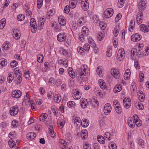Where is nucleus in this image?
<instances>
[{
  "label": "nucleus",
  "mask_w": 149,
  "mask_h": 149,
  "mask_svg": "<svg viewBox=\"0 0 149 149\" xmlns=\"http://www.w3.org/2000/svg\"><path fill=\"white\" fill-rule=\"evenodd\" d=\"M83 67L84 68L83 69V71L82 69L80 68L77 69L75 71L76 74L75 76L78 77L81 76H86V75L87 72L86 70L87 68V66L86 65H83Z\"/></svg>",
  "instance_id": "f257e3e1"
},
{
  "label": "nucleus",
  "mask_w": 149,
  "mask_h": 149,
  "mask_svg": "<svg viewBox=\"0 0 149 149\" xmlns=\"http://www.w3.org/2000/svg\"><path fill=\"white\" fill-rule=\"evenodd\" d=\"M113 10L112 8H108L104 11L103 16L104 18H109L113 15Z\"/></svg>",
  "instance_id": "f03ea898"
},
{
  "label": "nucleus",
  "mask_w": 149,
  "mask_h": 149,
  "mask_svg": "<svg viewBox=\"0 0 149 149\" xmlns=\"http://www.w3.org/2000/svg\"><path fill=\"white\" fill-rule=\"evenodd\" d=\"M111 109V106L109 103H107L105 105L104 111L105 115H108L110 112Z\"/></svg>",
  "instance_id": "7ed1b4c3"
},
{
  "label": "nucleus",
  "mask_w": 149,
  "mask_h": 149,
  "mask_svg": "<svg viewBox=\"0 0 149 149\" xmlns=\"http://www.w3.org/2000/svg\"><path fill=\"white\" fill-rule=\"evenodd\" d=\"M81 6L82 8L84 10V11L87 10L89 7L88 0H81Z\"/></svg>",
  "instance_id": "20e7f679"
},
{
  "label": "nucleus",
  "mask_w": 149,
  "mask_h": 149,
  "mask_svg": "<svg viewBox=\"0 0 149 149\" xmlns=\"http://www.w3.org/2000/svg\"><path fill=\"white\" fill-rule=\"evenodd\" d=\"M125 53V51L123 48H121L118 50L117 53V57L119 61H122L123 55Z\"/></svg>",
  "instance_id": "39448f33"
},
{
  "label": "nucleus",
  "mask_w": 149,
  "mask_h": 149,
  "mask_svg": "<svg viewBox=\"0 0 149 149\" xmlns=\"http://www.w3.org/2000/svg\"><path fill=\"white\" fill-rule=\"evenodd\" d=\"M20 32L18 29H15L13 31L12 34L15 38L16 40H18L20 38Z\"/></svg>",
  "instance_id": "423d86ee"
},
{
  "label": "nucleus",
  "mask_w": 149,
  "mask_h": 149,
  "mask_svg": "<svg viewBox=\"0 0 149 149\" xmlns=\"http://www.w3.org/2000/svg\"><path fill=\"white\" fill-rule=\"evenodd\" d=\"M12 95L13 97L15 98H19L21 95V92L19 90H15L12 93Z\"/></svg>",
  "instance_id": "0eeeda50"
},
{
  "label": "nucleus",
  "mask_w": 149,
  "mask_h": 149,
  "mask_svg": "<svg viewBox=\"0 0 149 149\" xmlns=\"http://www.w3.org/2000/svg\"><path fill=\"white\" fill-rule=\"evenodd\" d=\"M141 36L138 33H135L133 34L131 36V40L132 41H138L141 39Z\"/></svg>",
  "instance_id": "6e6552de"
},
{
  "label": "nucleus",
  "mask_w": 149,
  "mask_h": 149,
  "mask_svg": "<svg viewBox=\"0 0 149 149\" xmlns=\"http://www.w3.org/2000/svg\"><path fill=\"white\" fill-rule=\"evenodd\" d=\"M141 4V2H139V12L137 14V16H142L143 15L142 11L146 8L145 7L142 5Z\"/></svg>",
  "instance_id": "1a4fd4ad"
},
{
  "label": "nucleus",
  "mask_w": 149,
  "mask_h": 149,
  "mask_svg": "<svg viewBox=\"0 0 149 149\" xmlns=\"http://www.w3.org/2000/svg\"><path fill=\"white\" fill-rule=\"evenodd\" d=\"M15 75L17 77L16 79H15V83L17 84H19L21 83L22 80V77L21 74H18L17 72L15 73Z\"/></svg>",
  "instance_id": "9d476101"
},
{
  "label": "nucleus",
  "mask_w": 149,
  "mask_h": 149,
  "mask_svg": "<svg viewBox=\"0 0 149 149\" xmlns=\"http://www.w3.org/2000/svg\"><path fill=\"white\" fill-rule=\"evenodd\" d=\"M77 78L79 84L82 85L84 84L86 81L87 80V77L85 76H81Z\"/></svg>",
  "instance_id": "9b49d317"
},
{
  "label": "nucleus",
  "mask_w": 149,
  "mask_h": 149,
  "mask_svg": "<svg viewBox=\"0 0 149 149\" xmlns=\"http://www.w3.org/2000/svg\"><path fill=\"white\" fill-rule=\"evenodd\" d=\"M19 109L17 107L13 106L10 110V113L11 115H15L18 113Z\"/></svg>",
  "instance_id": "f8f14e48"
},
{
  "label": "nucleus",
  "mask_w": 149,
  "mask_h": 149,
  "mask_svg": "<svg viewBox=\"0 0 149 149\" xmlns=\"http://www.w3.org/2000/svg\"><path fill=\"white\" fill-rule=\"evenodd\" d=\"M112 70V69L111 70V74L113 75V77L117 79H118L119 77V72L118 70L114 68L113 70Z\"/></svg>",
  "instance_id": "ddd939ff"
},
{
  "label": "nucleus",
  "mask_w": 149,
  "mask_h": 149,
  "mask_svg": "<svg viewBox=\"0 0 149 149\" xmlns=\"http://www.w3.org/2000/svg\"><path fill=\"white\" fill-rule=\"evenodd\" d=\"M81 106L83 109L86 108L88 105L87 100L85 98H81L80 100Z\"/></svg>",
  "instance_id": "4468645a"
},
{
  "label": "nucleus",
  "mask_w": 149,
  "mask_h": 149,
  "mask_svg": "<svg viewBox=\"0 0 149 149\" xmlns=\"http://www.w3.org/2000/svg\"><path fill=\"white\" fill-rule=\"evenodd\" d=\"M58 20L60 25L62 26H64L66 24L65 20L64 17L60 16L58 17Z\"/></svg>",
  "instance_id": "2eb2a0df"
},
{
  "label": "nucleus",
  "mask_w": 149,
  "mask_h": 149,
  "mask_svg": "<svg viewBox=\"0 0 149 149\" xmlns=\"http://www.w3.org/2000/svg\"><path fill=\"white\" fill-rule=\"evenodd\" d=\"M57 39L60 42H62L65 40V33H60L57 36Z\"/></svg>",
  "instance_id": "dca6fc26"
},
{
  "label": "nucleus",
  "mask_w": 149,
  "mask_h": 149,
  "mask_svg": "<svg viewBox=\"0 0 149 149\" xmlns=\"http://www.w3.org/2000/svg\"><path fill=\"white\" fill-rule=\"evenodd\" d=\"M49 135L51 137L53 138L55 137L56 133L53 131V127L52 125L49 126Z\"/></svg>",
  "instance_id": "f3484780"
},
{
  "label": "nucleus",
  "mask_w": 149,
  "mask_h": 149,
  "mask_svg": "<svg viewBox=\"0 0 149 149\" xmlns=\"http://www.w3.org/2000/svg\"><path fill=\"white\" fill-rule=\"evenodd\" d=\"M68 72L69 76L72 79L75 78V74L72 68L71 67H69L68 69Z\"/></svg>",
  "instance_id": "a211bd4d"
},
{
  "label": "nucleus",
  "mask_w": 149,
  "mask_h": 149,
  "mask_svg": "<svg viewBox=\"0 0 149 149\" xmlns=\"http://www.w3.org/2000/svg\"><path fill=\"white\" fill-rule=\"evenodd\" d=\"M130 74L131 72L130 69L126 70L124 75L125 79L126 80H128L130 78Z\"/></svg>",
  "instance_id": "6ab92c4d"
},
{
  "label": "nucleus",
  "mask_w": 149,
  "mask_h": 149,
  "mask_svg": "<svg viewBox=\"0 0 149 149\" xmlns=\"http://www.w3.org/2000/svg\"><path fill=\"white\" fill-rule=\"evenodd\" d=\"M140 30L144 32H147L149 31V28L145 25L142 24L140 26Z\"/></svg>",
  "instance_id": "aec40b11"
},
{
  "label": "nucleus",
  "mask_w": 149,
  "mask_h": 149,
  "mask_svg": "<svg viewBox=\"0 0 149 149\" xmlns=\"http://www.w3.org/2000/svg\"><path fill=\"white\" fill-rule=\"evenodd\" d=\"M81 138L83 140H85L88 136L87 131L85 130H82L81 132Z\"/></svg>",
  "instance_id": "412c9836"
},
{
  "label": "nucleus",
  "mask_w": 149,
  "mask_h": 149,
  "mask_svg": "<svg viewBox=\"0 0 149 149\" xmlns=\"http://www.w3.org/2000/svg\"><path fill=\"white\" fill-rule=\"evenodd\" d=\"M7 63V61L5 59H0V68H1L3 67L6 65Z\"/></svg>",
  "instance_id": "4be33fe9"
},
{
  "label": "nucleus",
  "mask_w": 149,
  "mask_h": 149,
  "mask_svg": "<svg viewBox=\"0 0 149 149\" xmlns=\"http://www.w3.org/2000/svg\"><path fill=\"white\" fill-rule=\"evenodd\" d=\"M127 123L129 126L132 128H133L135 126V123L134 121L132 120L131 118L128 119Z\"/></svg>",
  "instance_id": "5701e85b"
},
{
  "label": "nucleus",
  "mask_w": 149,
  "mask_h": 149,
  "mask_svg": "<svg viewBox=\"0 0 149 149\" xmlns=\"http://www.w3.org/2000/svg\"><path fill=\"white\" fill-rule=\"evenodd\" d=\"M98 83L100 87L102 89H104L105 88V83L103 80L100 79Z\"/></svg>",
  "instance_id": "b1692460"
},
{
  "label": "nucleus",
  "mask_w": 149,
  "mask_h": 149,
  "mask_svg": "<svg viewBox=\"0 0 149 149\" xmlns=\"http://www.w3.org/2000/svg\"><path fill=\"white\" fill-rule=\"evenodd\" d=\"M31 26V32L34 33H35L37 29V28L36 26H37L36 22H34L30 23Z\"/></svg>",
  "instance_id": "393cba45"
},
{
  "label": "nucleus",
  "mask_w": 149,
  "mask_h": 149,
  "mask_svg": "<svg viewBox=\"0 0 149 149\" xmlns=\"http://www.w3.org/2000/svg\"><path fill=\"white\" fill-rule=\"evenodd\" d=\"M98 141L101 144H103L105 142L104 138L101 135H98L97 137Z\"/></svg>",
  "instance_id": "a878e982"
},
{
  "label": "nucleus",
  "mask_w": 149,
  "mask_h": 149,
  "mask_svg": "<svg viewBox=\"0 0 149 149\" xmlns=\"http://www.w3.org/2000/svg\"><path fill=\"white\" fill-rule=\"evenodd\" d=\"M122 86L121 85H116L113 89V91L116 93L117 92H120L122 90Z\"/></svg>",
  "instance_id": "bb28decb"
},
{
  "label": "nucleus",
  "mask_w": 149,
  "mask_h": 149,
  "mask_svg": "<svg viewBox=\"0 0 149 149\" xmlns=\"http://www.w3.org/2000/svg\"><path fill=\"white\" fill-rule=\"evenodd\" d=\"M81 33H84L86 36H87L88 35V29L87 28V27L84 26H83L81 30Z\"/></svg>",
  "instance_id": "cd10ccee"
},
{
  "label": "nucleus",
  "mask_w": 149,
  "mask_h": 149,
  "mask_svg": "<svg viewBox=\"0 0 149 149\" xmlns=\"http://www.w3.org/2000/svg\"><path fill=\"white\" fill-rule=\"evenodd\" d=\"M14 77V75L13 74V73H10L8 74V77L7 79L8 82L9 83H11Z\"/></svg>",
  "instance_id": "c85d7f7f"
},
{
  "label": "nucleus",
  "mask_w": 149,
  "mask_h": 149,
  "mask_svg": "<svg viewBox=\"0 0 149 149\" xmlns=\"http://www.w3.org/2000/svg\"><path fill=\"white\" fill-rule=\"evenodd\" d=\"M6 20V19L3 18L0 21V29H3L5 26Z\"/></svg>",
  "instance_id": "c756f323"
},
{
  "label": "nucleus",
  "mask_w": 149,
  "mask_h": 149,
  "mask_svg": "<svg viewBox=\"0 0 149 149\" xmlns=\"http://www.w3.org/2000/svg\"><path fill=\"white\" fill-rule=\"evenodd\" d=\"M120 30L119 25H116L113 31V34L116 37L118 35Z\"/></svg>",
  "instance_id": "7c9ffc66"
},
{
  "label": "nucleus",
  "mask_w": 149,
  "mask_h": 149,
  "mask_svg": "<svg viewBox=\"0 0 149 149\" xmlns=\"http://www.w3.org/2000/svg\"><path fill=\"white\" fill-rule=\"evenodd\" d=\"M76 0H70L69 4L70 6L72 7V8H74L77 4Z\"/></svg>",
  "instance_id": "2f4dec72"
},
{
  "label": "nucleus",
  "mask_w": 149,
  "mask_h": 149,
  "mask_svg": "<svg viewBox=\"0 0 149 149\" xmlns=\"http://www.w3.org/2000/svg\"><path fill=\"white\" fill-rule=\"evenodd\" d=\"M61 97L60 95H56L54 96V100L55 102H59L61 100Z\"/></svg>",
  "instance_id": "473e14b6"
},
{
  "label": "nucleus",
  "mask_w": 149,
  "mask_h": 149,
  "mask_svg": "<svg viewBox=\"0 0 149 149\" xmlns=\"http://www.w3.org/2000/svg\"><path fill=\"white\" fill-rule=\"evenodd\" d=\"M48 115L47 113H45L41 115L39 117L40 121H44L47 117Z\"/></svg>",
  "instance_id": "72a5a7b5"
},
{
  "label": "nucleus",
  "mask_w": 149,
  "mask_h": 149,
  "mask_svg": "<svg viewBox=\"0 0 149 149\" xmlns=\"http://www.w3.org/2000/svg\"><path fill=\"white\" fill-rule=\"evenodd\" d=\"M27 138L30 139H33L36 136V134L33 132H30L26 135Z\"/></svg>",
  "instance_id": "f704fd0d"
},
{
  "label": "nucleus",
  "mask_w": 149,
  "mask_h": 149,
  "mask_svg": "<svg viewBox=\"0 0 149 149\" xmlns=\"http://www.w3.org/2000/svg\"><path fill=\"white\" fill-rule=\"evenodd\" d=\"M77 50L79 53L81 55H84V51L83 48L81 47H79L77 48Z\"/></svg>",
  "instance_id": "c9c22d12"
},
{
  "label": "nucleus",
  "mask_w": 149,
  "mask_h": 149,
  "mask_svg": "<svg viewBox=\"0 0 149 149\" xmlns=\"http://www.w3.org/2000/svg\"><path fill=\"white\" fill-rule=\"evenodd\" d=\"M84 125H82V127H86L88 126L89 125L88 121H87L86 119H84L82 121L81 125L82 124Z\"/></svg>",
  "instance_id": "e433bc0d"
},
{
  "label": "nucleus",
  "mask_w": 149,
  "mask_h": 149,
  "mask_svg": "<svg viewBox=\"0 0 149 149\" xmlns=\"http://www.w3.org/2000/svg\"><path fill=\"white\" fill-rule=\"evenodd\" d=\"M109 148L110 149H116L117 146L116 144L111 142L109 145Z\"/></svg>",
  "instance_id": "4c0bfd02"
},
{
  "label": "nucleus",
  "mask_w": 149,
  "mask_h": 149,
  "mask_svg": "<svg viewBox=\"0 0 149 149\" xmlns=\"http://www.w3.org/2000/svg\"><path fill=\"white\" fill-rule=\"evenodd\" d=\"M115 109L116 112L118 114H120L122 112V110L121 108L118 105H117L116 107H115Z\"/></svg>",
  "instance_id": "58836bf2"
},
{
  "label": "nucleus",
  "mask_w": 149,
  "mask_h": 149,
  "mask_svg": "<svg viewBox=\"0 0 149 149\" xmlns=\"http://www.w3.org/2000/svg\"><path fill=\"white\" fill-rule=\"evenodd\" d=\"M79 40L82 42L84 41V36H86V35L84 33L81 32L79 33Z\"/></svg>",
  "instance_id": "ea45409f"
},
{
  "label": "nucleus",
  "mask_w": 149,
  "mask_h": 149,
  "mask_svg": "<svg viewBox=\"0 0 149 149\" xmlns=\"http://www.w3.org/2000/svg\"><path fill=\"white\" fill-rule=\"evenodd\" d=\"M136 106L137 109L139 110H142L144 108V106L140 103H138L137 104H136Z\"/></svg>",
  "instance_id": "a19ab883"
},
{
  "label": "nucleus",
  "mask_w": 149,
  "mask_h": 149,
  "mask_svg": "<svg viewBox=\"0 0 149 149\" xmlns=\"http://www.w3.org/2000/svg\"><path fill=\"white\" fill-rule=\"evenodd\" d=\"M43 59V56L41 54H39L38 55L37 58V61L39 63L42 62Z\"/></svg>",
  "instance_id": "79ce46f5"
},
{
  "label": "nucleus",
  "mask_w": 149,
  "mask_h": 149,
  "mask_svg": "<svg viewBox=\"0 0 149 149\" xmlns=\"http://www.w3.org/2000/svg\"><path fill=\"white\" fill-rule=\"evenodd\" d=\"M137 50L135 48H133L131 50V57L132 58H134V56L135 54L136 53V52L138 53V52H137Z\"/></svg>",
  "instance_id": "37998d69"
},
{
  "label": "nucleus",
  "mask_w": 149,
  "mask_h": 149,
  "mask_svg": "<svg viewBox=\"0 0 149 149\" xmlns=\"http://www.w3.org/2000/svg\"><path fill=\"white\" fill-rule=\"evenodd\" d=\"M25 16L22 14L19 15L17 17V19L18 21H22L24 19Z\"/></svg>",
  "instance_id": "c03bdc74"
},
{
  "label": "nucleus",
  "mask_w": 149,
  "mask_h": 149,
  "mask_svg": "<svg viewBox=\"0 0 149 149\" xmlns=\"http://www.w3.org/2000/svg\"><path fill=\"white\" fill-rule=\"evenodd\" d=\"M89 44L90 46L91 47H94L96 46V45L95 43L94 42V41L93 40L92 38H89Z\"/></svg>",
  "instance_id": "a18cd8bd"
},
{
  "label": "nucleus",
  "mask_w": 149,
  "mask_h": 149,
  "mask_svg": "<svg viewBox=\"0 0 149 149\" xmlns=\"http://www.w3.org/2000/svg\"><path fill=\"white\" fill-rule=\"evenodd\" d=\"M124 4V0H118V5L120 8H121L123 6Z\"/></svg>",
  "instance_id": "49530a36"
},
{
  "label": "nucleus",
  "mask_w": 149,
  "mask_h": 149,
  "mask_svg": "<svg viewBox=\"0 0 149 149\" xmlns=\"http://www.w3.org/2000/svg\"><path fill=\"white\" fill-rule=\"evenodd\" d=\"M43 0H38L37 1V6L38 9L40 8L42 5Z\"/></svg>",
  "instance_id": "de8ad7c7"
},
{
  "label": "nucleus",
  "mask_w": 149,
  "mask_h": 149,
  "mask_svg": "<svg viewBox=\"0 0 149 149\" xmlns=\"http://www.w3.org/2000/svg\"><path fill=\"white\" fill-rule=\"evenodd\" d=\"M3 47L5 50H7L10 48L9 43H4L3 45Z\"/></svg>",
  "instance_id": "09e8293b"
},
{
  "label": "nucleus",
  "mask_w": 149,
  "mask_h": 149,
  "mask_svg": "<svg viewBox=\"0 0 149 149\" xmlns=\"http://www.w3.org/2000/svg\"><path fill=\"white\" fill-rule=\"evenodd\" d=\"M68 106L70 108L73 107L75 105V103L73 101H69L67 103Z\"/></svg>",
  "instance_id": "8fccbe9b"
},
{
  "label": "nucleus",
  "mask_w": 149,
  "mask_h": 149,
  "mask_svg": "<svg viewBox=\"0 0 149 149\" xmlns=\"http://www.w3.org/2000/svg\"><path fill=\"white\" fill-rule=\"evenodd\" d=\"M18 64L17 62L16 61H12L10 63V65L12 68H14L16 67Z\"/></svg>",
  "instance_id": "3c124183"
},
{
  "label": "nucleus",
  "mask_w": 149,
  "mask_h": 149,
  "mask_svg": "<svg viewBox=\"0 0 149 149\" xmlns=\"http://www.w3.org/2000/svg\"><path fill=\"white\" fill-rule=\"evenodd\" d=\"M90 48V45L86 43L84 44L83 48L84 50L88 51L89 50Z\"/></svg>",
  "instance_id": "603ef678"
},
{
  "label": "nucleus",
  "mask_w": 149,
  "mask_h": 149,
  "mask_svg": "<svg viewBox=\"0 0 149 149\" xmlns=\"http://www.w3.org/2000/svg\"><path fill=\"white\" fill-rule=\"evenodd\" d=\"M106 54V56L108 57H109L111 56V50L110 48H109L107 49Z\"/></svg>",
  "instance_id": "864d4df0"
},
{
  "label": "nucleus",
  "mask_w": 149,
  "mask_h": 149,
  "mask_svg": "<svg viewBox=\"0 0 149 149\" xmlns=\"http://www.w3.org/2000/svg\"><path fill=\"white\" fill-rule=\"evenodd\" d=\"M76 94H74L75 97H76L75 98L77 100L79 99L80 97V92L78 90H76Z\"/></svg>",
  "instance_id": "5fc2aeb1"
},
{
  "label": "nucleus",
  "mask_w": 149,
  "mask_h": 149,
  "mask_svg": "<svg viewBox=\"0 0 149 149\" xmlns=\"http://www.w3.org/2000/svg\"><path fill=\"white\" fill-rule=\"evenodd\" d=\"M9 137L11 139H13L15 137V132H11L9 134Z\"/></svg>",
  "instance_id": "6e6d98bb"
},
{
  "label": "nucleus",
  "mask_w": 149,
  "mask_h": 149,
  "mask_svg": "<svg viewBox=\"0 0 149 149\" xmlns=\"http://www.w3.org/2000/svg\"><path fill=\"white\" fill-rule=\"evenodd\" d=\"M139 100L141 102H143L144 100V95H138Z\"/></svg>",
  "instance_id": "4d7b16f0"
},
{
  "label": "nucleus",
  "mask_w": 149,
  "mask_h": 149,
  "mask_svg": "<svg viewBox=\"0 0 149 149\" xmlns=\"http://www.w3.org/2000/svg\"><path fill=\"white\" fill-rule=\"evenodd\" d=\"M59 142L62 145L63 144L64 148L65 149L66 148V145H67V143L63 139H61L60 141Z\"/></svg>",
  "instance_id": "13d9d810"
},
{
  "label": "nucleus",
  "mask_w": 149,
  "mask_h": 149,
  "mask_svg": "<svg viewBox=\"0 0 149 149\" xmlns=\"http://www.w3.org/2000/svg\"><path fill=\"white\" fill-rule=\"evenodd\" d=\"M122 15L120 13H118L116 16L115 18L116 22H118L121 17Z\"/></svg>",
  "instance_id": "bf43d9fd"
},
{
  "label": "nucleus",
  "mask_w": 149,
  "mask_h": 149,
  "mask_svg": "<svg viewBox=\"0 0 149 149\" xmlns=\"http://www.w3.org/2000/svg\"><path fill=\"white\" fill-rule=\"evenodd\" d=\"M104 136L106 139L107 138L108 140H110V133L108 132L104 134Z\"/></svg>",
  "instance_id": "052dcab7"
},
{
  "label": "nucleus",
  "mask_w": 149,
  "mask_h": 149,
  "mask_svg": "<svg viewBox=\"0 0 149 149\" xmlns=\"http://www.w3.org/2000/svg\"><path fill=\"white\" fill-rule=\"evenodd\" d=\"M139 16L140 17V16H137V15L136 19L138 24H140L142 22V19L141 18V17L139 18Z\"/></svg>",
  "instance_id": "680f3d73"
},
{
  "label": "nucleus",
  "mask_w": 149,
  "mask_h": 149,
  "mask_svg": "<svg viewBox=\"0 0 149 149\" xmlns=\"http://www.w3.org/2000/svg\"><path fill=\"white\" fill-rule=\"evenodd\" d=\"M70 11V7L68 6H66L65 7L64 9V12L66 13H69Z\"/></svg>",
  "instance_id": "e2e57ef3"
},
{
  "label": "nucleus",
  "mask_w": 149,
  "mask_h": 149,
  "mask_svg": "<svg viewBox=\"0 0 149 149\" xmlns=\"http://www.w3.org/2000/svg\"><path fill=\"white\" fill-rule=\"evenodd\" d=\"M61 80L60 79H58L55 81V84L57 86H60L61 84Z\"/></svg>",
  "instance_id": "0e129e2a"
},
{
  "label": "nucleus",
  "mask_w": 149,
  "mask_h": 149,
  "mask_svg": "<svg viewBox=\"0 0 149 149\" xmlns=\"http://www.w3.org/2000/svg\"><path fill=\"white\" fill-rule=\"evenodd\" d=\"M134 66L136 69H139L140 68V66L139 64V63L137 61H134Z\"/></svg>",
  "instance_id": "69168bd1"
},
{
  "label": "nucleus",
  "mask_w": 149,
  "mask_h": 149,
  "mask_svg": "<svg viewBox=\"0 0 149 149\" xmlns=\"http://www.w3.org/2000/svg\"><path fill=\"white\" fill-rule=\"evenodd\" d=\"M8 143L9 144V145L10 148H13V147H15V145H16L15 142L13 140L10 143L9 142Z\"/></svg>",
  "instance_id": "338daca9"
},
{
  "label": "nucleus",
  "mask_w": 149,
  "mask_h": 149,
  "mask_svg": "<svg viewBox=\"0 0 149 149\" xmlns=\"http://www.w3.org/2000/svg\"><path fill=\"white\" fill-rule=\"evenodd\" d=\"M138 144L140 145L143 146L144 144V142L143 140L141 139L138 141Z\"/></svg>",
  "instance_id": "774afa93"
}]
</instances>
